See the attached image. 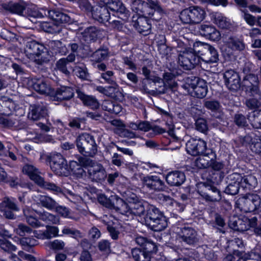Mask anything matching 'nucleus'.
Returning <instances> with one entry per match:
<instances>
[{"label": "nucleus", "instance_id": "1", "mask_svg": "<svg viewBox=\"0 0 261 261\" xmlns=\"http://www.w3.org/2000/svg\"><path fill=\"white\" fill-rule=\"evenodd\" d=\"M51 48L50 54L42 45L35 41L27 43L25 54L31 60L38 64H42L49 61L50 58L57 53L65 55L67 52V47L60 41H53L50 43Z\"/></svg>", "mask_w": 261, "mask_h": 261}, {"label": "nucleus", "instance_id": "2", "mask_svg": "<svg viewBox=\"0 0 261 261\" xmlns=\"http://www.w3.org/2000/svg\"><path fill=\"white\" fill-rule=\"evenodd\" d=\"M79 161L80 164L75 161H71L69 165V170L77 177H82L85 175L86 170L93 180L98 181L106 177V171L101 164L94 163L91 160L86 158H81Z\"/></svg>", "mask_w": 261, "mask_h": 261}, {"label": "nucleus", "instance_id": "3", "mask_svg": "<svg viewBox=\"0 0 261 261\" xmlns=\"http://www.w3.org/2000/svg\"><path fill=\"white\" fill-rule=\"evenodd\" d=\"M125 194L127 203L118 197H113V199L116 201L119 213L130 219L133 218L134 215L144 216V207L136 194L130 191H127Z\"/></svg>", "mask_w": 261, "mask_h": 261}, {"label": "nucleus", "instance_id": "4", "mask_svg": "<svg viewBox=\"0 0 261 261\" xmlns=\"http://www.w3.org/2000/svg\"><path fill=\"white\" fill-rule=\"evenodd\" d=\"M225 46L221 48L222 55L226 61L235 59L234 51H242L245 49V44L242 37L231 35L223 38Z\"/></svg>", "mask_w": 261, "mask_h": 261}, {"label": "nucleus", "instance_id": "5", "mask_svg": "<svg viewBox=\"0 0 261 261\" xmlns=\"http://www.w3.org/2000/svg\"><path fill=\"white\" fill-rule=\"evenodd\" d=\"M205 16L204 9L198 6H191L182 10L179 16L182 23L190 24L199 23L205 19Z\"/></svg>", "mask_w": 261, "mask_h": 261}, {"label": "nucleus", "instance_id": "6", "mask_svg": "<svg viewBox=\"0 0 261 261\" xmlns=\"http://www.w3.org/2000/svg\"><path fill=\"white\" fill-rule=\"evenodd\" d=\"M261 205V197L255 193H249L239 198L236 207L244 212H251L257 209Z\"/></svg>", "mask_w": 261, "mask_h": 261}, {"label": "nucleus", "instance_id": "7", "mask_svg": "<svg viewBox=\"0 0 261 261\" xmlns=\"http://www.w3.org/2000/svg\"><path fill=\"white\" fill-rule=\"evenodd\" d=\"M178 51L180 52L178 57L179 64L185 69L190 70L195 65L201 64L199 56L200 51L196 53L192 48H185L183 51Z\"/></svg>", "mask_w": 261, "mask_h": 261}, {"label": "nucleus", "instance_id": "8", "mask_svg": "<svg viewBox=\"0 0 261 261\" xmlns=\"http://www.w3.org/2000/svg\"><path fill=\"white\" fill-rule=\"evenodd\" d=\"M47 14L52 18V22L45 23L48 28L46 31L51 33H59L66 23H70V17L65 14L55 11H47Z\"/></svg>", "mask_w": 261, "mask_h": 261}, {"label": "nucleus", "instance_id": "9", "mask_svg": "<svg viewBox=\"0 0 261 261\" xmlns=\"http://www.w3.org/2000/svg\"><path fill=\"white\" fill-rule=\"evenodd\" d=\"M76 146L79 151L85 156H93L97 151L95 140L88 134L79 136L76 139Z\"/></svg>", "mask_w": 261, "mask_h": 261}, {"label": "nucleus", "instance_id": "10", "mask_svg": "<svg viewBox=\"0 0 261 261\" xmlns=\"http://www.w3.org/2000/svg\"><path fill=\"white\" fill-rule=\"evenodd\" d=\"M186 87L189 94L197 98L204 97L207 92L206 82L198 77H195L188 81Z\"/></svg>", "mask_w": 261, "mask_h": 261}, {"label": "nucleus", "instance_id": "11", "mask_svg": "<svg viewBox=\"0 0 261 261\" xmlns=\"http://www.w3.org/2000/svg\"><path fill=\"white\" fill-rule=\"evenodd\" d=\"M257 219L254 217L250 219L245 216H232L230 218L229 226L232 229L244 231L253 227L256 225Z\"/></svg>", "mask_w": 261, "mask_h": 261}, {"label": "nucleus", "instance_id": "12", "mask_svg": "<svg viewBox=\"0 0 261 261\" xmlns=\"http://www.w3.org/2000/svg\"><path fill=\"white\" fill-rule=\"evenodd\" d=\"M50 168L58 175L67 176L70 173L67 161L60 153L54 154L52 156Z\"/></svg>", "mask_w": 261, "mask_h": 261}, {"label": "nucleus", "instance_id": "13", "mask_svg": "<svg viewBox=\"0 0 261 261\" xmlns=\"http://www.w3.org/2000/svg\"><path fill=\"white\" fill-rule=\"evenodd\" d=\"M197 45L201 46L202 49L199 50L200 60L205 63H215L218 60L217 50L211 45L203 42H197Z\"/></svg>", "mask_w": 261, "mask_h": 261}, {"label": "nucleus", "instance_id": "14", "mask_svg": "<svg viewBox=\"0 0 261 261\" xmlns=\"http://www.w3.org/2000/svg\"><path fill=\"white\" fill-rule=\"evenodd\" d=\"M186 150L192 155L203 154L206 150V142L200 138H191L186 143Z\"/></svg>", "mask_w": 261, "mask_h": 261}, {"label": "nucleus", "instance_id": "15", "mask_svg": "<svg viewBox=\"0 0 261 261\" xmlns=\"http://www.w3.org/2000/svg\"><path fill=\"white\" fill-rule=\"evenodd\" d=\"M28 85L29 88H32L37 92L42 94L50 95H54V91L50 85L42 79H31L28 80Z\"/></svg>", "mask_w": 261, "mask_h": 261}, {"label": "nucleus", "instance_id": "16", "mask_svg": "<svg viewBox=\"0 0 261 261\" xmlns=\"http://www.w3.org/2000/svg\"><path fill=\"white\" fill-rule=\"evenodd\" d=\"M103 4L112 11L115 12L122 16L123 20H126L129 16V11L120 0H103Z\"/></svg>", "mask_w": 261, "mask_h": 261}, {"label": "nucleus", "instance_id": "17", "mask_svg": "<svg viewBox=\"0 0 261 261\" xmlns=\"http://www.w3.org/2000/svg\"><path fill=\"white\" fill-rule=\"evenodd\" d=\"M143 185L151 190L163 191L165 189L164 182L157 176L147 175L141 179Z\"/></svg>", "mask_w": 261, "mask_h": 261}, {"label": "nucleus", "instance_id": "18", "mask_svg": "<svg viewBox=\"0 0 261 261\" xmlns=\"http://www.w3.org/2000/svg\"><path fill=\"white\" fill-rule=\"evenodd\" d=\"M199 32L206 39L214 42H218L221 39L220 31L212 24H202L200 27Z\"/></svg>", "mask_w": 261, "mask_h": 261}, {"label": "nucleus", "instance_id": "19", "mask_svg": "<svg viewBox=\"0 0 261 261\" xmlns=\"http://www.w3.org/2000/svg\"><path fill=\"white\" fill-rule=\"evenodd\" d=\"M133 17L132 25L136 30L140 34L146 36L151 32L150 20L146 18V16H140L136 20Z\"/></svg>", "mask_w": 261, "mask_h": 261}, {"label": "nucleus", "instance_id": "20", "mask_svg": "<svg viewBox=\"0 0 261 261\" xmlns=\"http://www.w3.org/2000/svg\"><path fill=\"white\" fill-rule=\"evenodd\" d=\"M228 180L229 183L225 189V192L230 195L237 194L241 187L243 176L240 174L234 173L229 176Z\"/></svg>", "mask_w": 261, "mask_h": 261}, {"label": "nucleus", "instance_id": "21", "mask_svg": "<svg viewBox=\"0 0 261 261\" xmlns=\"http://www.w3.org/2000/svg\"><path fill=\"white\" fill-rule=\"evenodd\" d=\"M176 233L179 238L189 244H193L197 241L196 232L189 227L177 228Z\"/></svg>", "mask_w": 261, "mask_h": 261}, {"label": "nucleus", "instance_id": "22", "mask_svg": "<svg viewBox=\"0 0 261 261\" xmlns=\"http://www.w3.org/2000/svg\"><path fill=\"white\" fill-rule=\"evenodd\" d=\"M225 84L230 90H236L240 86V79L238 74L233 70L226 71L224 74Z\"/></svg>", "mask_w": 261, "mask_h": 261}, {"label": "nucleus", "instance_id": "23", "mask_svg": "<svg viewBox=\"0 0 261 261\" xmlns=\"http://www.w3.org/2000/svg\"><path fill=\"white\" fill-rule=\"evenodd\" d=\"M206 153L200 154L194 162V166L199 169L206 168L210 166L211 162L216 158V154L211 150H207Z\"/></svg>", "mask_w": 261, "mask_h": 261}, {"label": "nucleus", "instance_id": "24", "mask_svg": "<svg viewBox=\"0 0 261 261\" xmlns=\"http://www.w3.org/2000/svg\"><path fill=\"white\" fill-rule=\"evenodd\" d=\"M18 210L19 208L14 201L8 197H5L3 201L0 203V211L7 218L12 219L13 218L12 211H18Z\"/></svg>", "mask_w": 261, "mask_h": 261}, {"label": "nucleus", "instance_id": "25", "mask_svg": "<svg viewBox=\"0 0 261 261\" xmlns=\"http://www.w3.org/2000/svg\"><path fill=\"white\" fill-rule=\"evenodd\" d=\"M108 9L105 5L103 6H95L92 13L93 17L101 22L108 21L110 19V15Z\"/></svg>", "mask_w": 261, "mask_h": 261}, {"label": "nucleus", "instance_id": "26", "mask_svg": "<svg viewBox=\"0 0 261 261\" xmlns=\"http://www.w3.org/2000/svg\"><path fill=\"white\" fill-rule=\"evenodd\" d=\"M185 174L180 171H174L169 172L166 176L167 182L170 186H178L182 184L185 181Z\"/></svg>", "mask_w": 261, "mask_h": 261}, {"label": "nucleus", "instance_id": "27", "mask_svg": "<svg viewBox=\"0 0 261 261\" xmlns=\"http://www.w3.org/2000/svg\"><path fill=\"white\" fill-rule=\"evenodd\" d=\"M212 20L214 23L221 29H228L231 25L230 19L220 13H214L212 14Z\"/></svg>", "mask_w": 261, "mask_h": 261}, {"label": "nucleus", "instance_id": "28", "mask_svg": "<svg viewBox=\"0 0 261 261\" xmlns=\"http://www.w3.org/2000/svg\"><path fill=\"white\" fill-rule=\"evenodd\" d=\"M111 124L115 127V132L121 137L133 138L136 137L135 134L124 128V125L122 121L115 119L111 121Z\"/></svg>", "mask_w": 261, "mask_h": 261}, {"label": "nucleus", "instance_id": "29", "mask_svg": "<svg viewBox=\"0 0 261 261\" xmlns=\"http://www.w3.org/2000/svg\"><path fill=\"white\" fill-rule=\"evenodd\" d=\"M46 114L47 110L45 107L40 105H34L30 107L28 117L32 120H36L45 116Z\"/></svg>", "mask_w": 261, "mask_h": 261}, {"label": "nucleus", "instance_id": "30", "mask_svg": "<svg viewBox=\"0 0 261 261\" xmlns=\"http://www.w3.org/2000/svg\"><path fill=\"white\" fill-rule=\"evenodd\" d=\"M163 214L159 211V210L153 206H150L147 211L145 215L142 216L144 219V222L148 226H150L151 221L158 220Z\"/></svg>", "mask_w": 261, "mask_h": 261}, {"label": "nucleus", "instance_id": "31", "mask_svg": "<svg viewBox=\"0 0 261 261\" xmlns=\"http://www.w3.org/2000/svg\"><path fill=\"white\" fill-rule=\"evenodd\" d=\"M253 92L251 93L247 92L250 96H252L246 100V104L247 107L250 109H255L260 106L258 99L260 98V94L258 89L255 86L252 89Z\"/></svg>", "mask_w": 261, "mask_h": 261}, {"label": "nucleus", "instance_id": "32", "mask_svg": "<svg viewBox=\"0 0 261 261\" xmlns=\"http://www.w3.org/2000/svg\"><path fill=\"white\" fill-rule=\"evenodd\" d=\"M22 171L38 185H41L43 183V179L39 175L38 171L34 166L26 165L23 167Z\"/></svg>", "mask_w": 261, "mask_h": 261}, {"label": "nucleus", "instance_id": "33", "mask_svg": "<svg viewBox=\"0 0 261 261\" xmlns=\"http://www.w3.org/2000/svg\"><path fill=\"white\" fill-rule=\"evenodd\" d=\"M74 94L73 90L72 88L67 87H61L54 91V97L58 100H67L73 97Z\"/></svg>", "mask_w": 261, "mask_h": 261}, {"label": "nucleus", "instance_id": "34", "mask_svg": "<svg viewBox=\"0 0 261 261\" xmlns=\"http://www.w3.org/2000/svg\"><path fill=\"white\" fill-rule=\"evenodd\" d=\"M118 197L116 195H112L108 198L104 194H99L98 195L97 199L98 202L111 210H114L119 213V209L117 208L116 201L113 199V197Z\"/></svg>", "mask_w": 261, "mask_h": 261}, {"label": "nucleus", "instance_id": "35", "mask_svg": "<svg viewBox=\"0 0 261 261\" xmlns=\"http://www.w3.org/2000/svg\"><path fill=\"white\" fill-rule=\"evenodd\" d=\"M59 228L56 226H48L45 231H36L35 236L41 239H47L58 236Z\"/></svg>", "mask_w": 261, "mask_h": 261}, {"label": "nucleus", "instance_id": "36", "mask_svg": "<svg viewBox=\"0 0 261 261\" xmlns=\"http://www.w3.org/2000/svg\"><path fill=\"white\" fill-rule=\"evenodd\" d=\"M34 200L36 202H40L42 205L48 210H53L56 207L57 203L51 198L38 194L35 196Z\"/></svg>", "mask_w": 261, "mask_h": 261}, {"label": "nucleus", "instance_id": "37", "mask_svg": "<svg viewBox=\"0 0 261 261\" xmlns=\"http://www.w3.org/2000/svg\"><path fill=\"white\" fill-rule=\"evenodd\" d=\"M78 97L83 101L85 105L89 106L91 109H97L99 107V103L97 100L93 96L86 95L84 93L77 91Z\"/></svg>", "mask_w": 261, "mask_h": 261}, {"label": "nucleus", "instance_id": "38", "mask_svg": "<svg viewBox=\"0 0 261 261\" xmlns=\"http://www.w3.org/2000/svg\"><path fill=\"white\" fill-rule=\"evenodd\" d=\"M258 82V78L256 76L253 74H249L247 75L244 81L243 85L246 87L247 92L251 93L253 92L252 89L254 87H256L257 89V84Z\"/></svg>", "mask_w": 261, "mask_h": 261}, {"label": "nucleus", "instance_id": "39", "mask_svg": "<svg viewBox=\"0 0 261 261\" xmlns=\"http://www.w3.org/2000/svg\"><path fill=\"white\" fill-rule=\"evenodd\" d=\"M132 9L134 11L139 13H147L149 14L152 13V10L150 9L149 12H148V9L149 8V5H147V3L142 2L140 0H135L132 4Z\"/></svg>", "mask_w": 261, "mask_h": 261}, {"label": "nucleus", "instance_id": "40", "mask_svg": "<svg viewBox=\"0 0 261 261\" xmlns=\"http://www.w3.org/2000/svg\"><path fill=\"white\" fill-rule=\"evenodd\" d=\"M233 255L240 256L238 261H261V257L258 253L251 252L248 254L242 255V253L238 250L233 251Z\"/></svg>", "mask_w": 261, "mask_h": 261}, {"label": "nucleus", "instance_id": "41", "mask_svg": "<svg viewBox=\"0 0 261 261\" xmlns=\"http://www.w3.org/2000/svg\"><path fill=\"white\" fill-rule=\"evenodd\" d=\"M3 8L10 12L20 15H23V12L27 10L24 6L22 4L10 3L8 4H4Z\"/></svg>", "mask_w": 261, "mask_h": 261}, {"label": "nucleus", "instance_id": "42", "mask_svg": "<svg viewBox=\"0 0 261 261\" xmlns=\"http://www.w3.org/2000/svg\"><path fill=\"white\" fill-rule=\"evenodd\" d=\"M167 226V221L166 217L163 215L158 220L151 221L149 227L153 231H160L164 230Z\"/></svg>", "mask_w": 261, "mask_h": 261}, {"label": "nucleus", "instance_id": "43", "mask_svg": "<svg viewBox=\"0 0 261 261\" xmlns=\"http://www.w3.org/2000/svg\"><path fill=\"white\" fill-rule=\"evenodd\" d=\"M24 215L26 216L28 223L33 227H39L40 226V223L36 219L35 216L38 213V212L31 210L30 208L23 210Z\"/></svg>", "mask_w": 261, "mask_h": 261}, {"label": "nucleus", "instance_id": "44", "mask_svg": "<svg viewBox=\"0 0 261 261\" xmlns=\"http://www.w3.org/2000/svg\"><path fill=\"white\" fill-rule=\"evenodd\" d=\"M248 120L256 128H261V110L254 111L248 116Z\"/></svg>", "mask_w": 261, "mask_h": 261}, {"label": "nucleus", "instance_id": "45", "mask_svg": "<svg viewBox=\"0 0 261 261\" xmlns=\"http://www.w3.org/2000/svg\"><path fill=\"white\" fill-rule=\"evenodd\" d=\"M100 31L95 27H91L87 28L83 33V36L86 41L94 40L100 37Z\"/></svg>", "mask_w": 261, "mask_h": 261}, {"label": "nucleus", "instance_id": "46", "mask_svg": "<svg viewBox=\"0 0 261 261\" xmlns=\"http://www.w3.org/2000/svg\"><path fill=\"white\" fill-rule=\"evenodd\" d=\"M256 185L257 179L255 176L248 175L243 177V180L241 181V187L243 189H251L255 187Z\"/></svg>", "mask_w": 261, "mask_h": 261}, {"label": "nucleus", "instance_id": "47", "mask_svg": "<svg viewBox=\"0 0 261 261\" xmlns=\"http://www.w3.org/2000/svg\"><path fill=\"white\" fill-rule=\"evenodd\" d=\"M27 11L29 15L34 17L42 18L47 15L46 10L43 9H39L35 6L27 8Z\"/></svg>", "mask_w": 261, "mask_h": 261}, {"label": "nucleus", "instance_id": "48", "mask_svg": "<svg viewBox=\"0 0 261 261\" xmlns=\"http://www.w3.org/2000/svg\"><path fill=\"white\" fill-rule=\"evenodd\" d=\"M159 198L162 204L168 207L177 209V207L179 206V204L169 196L161 194Z\"/></svg>", "mask_w": 261, "mask_h": 261}, {"label": "nucleus", "instance_id": "49", "mask_svg": "<svg viewBox=\"0 0 261 261\" xmlns=\"http://www.w3.org/2000/svg\"><path fill=\"white\" fill-rule=\"evenodd\" d=\"M74 73L80 78L83 80H88L89 77L87 68L83 64L80 66H76L73 69Z\"/></svg>", "mask_w": 261, "mask_h": 261}, {"label": "nucleus", "instance_id": "50", "mask_svg": "<svg viewBox=\"0 0 261 261\" xmlns=\"http://www.w3.org/2000/svg\"><path fill=\"white\" fill-rule=\"evenodd\" d=\"M108 56V51L107 49H98L94 53L92 57V60L96 62L104 60Z\"/></svg>", "mask_w": 261, "mask_h": 261}, {"label": "nucleus", "instance_id": "51", "mask_svg": "<svg viewBox=\"0 0 261 261\" xmlns=\"http://www.w3.org/2000/svg\"><path fill=\"white\" fill-rule=\"evenodd\" d=\"M117 85L115 84L112 86H108L107 87H103L102 86H98L96 89L99 92L104 94L108 96H112L117 90Z\"/></svg>", "mask_w": 261, "mask_h": 261}, {"label": "nucleus", "instance_id": "52", "mask_svg": "<svg viewBox=\"0 0 261 261\" xmlns=\"http://www.w3.org/2000/svg\"><path fill=\"white\" fill-rule=\"evenodd\" d=\"M0 247L7 252H12L16 250L15 246L4 239H0Z\"/></svg>", "mask_w": 261, "mask_h": 261}, {"label": "nucleus", "instance_id": "53", "mask_svg": "<svg viewBox=\"0 0 261 261\" xmlns=\"http://www.w3.org/2000/svg\"><path fill=\"white\" fill-rule=\"evenodd\" d=\"M62 232L64 234L70 235L76 239L81 238L83 237L82 233L80 231L67 227L64 228L62 230Z\"/></svg>", "mask_w": 261, "mask_h": 261}, {"label": "nucleus", "instance_id": "54", "mask_svg": "<svg viewBox=\"0 0 261 261\" xmlns=\"http://www.w3.org/2000/svg\"><path fill=\"white\" fill-rule=\"evenodd\" d=\"M196 127L198 130L203 133H206L208 129L206 121L202 118H200L196 120Z\"/></svg>", "mask_w": 261, "mask_h": 261}, {"label": "nucleus", "instance_id": "55", "mask_svg": "<svg viewBox=\"0 0 261 261\" xmlns=\"http://www.w3.org/2000/svg\"><path fill=\"white\" fill-rule=\"evenodd\" d=\"M78 4L81 9L92 13L93 12L94 8L91 6L88 0H78Z\"/></svg>", "mask_w": 261, "mask_h": 261}, {"label": "nucleus", "instance_id": "56", "mask_svg": "<svg viewBox=\"0 0 261 261\" xmlns=\"http://www.w3.org/2000/svg\"><path fill=\"white\" fill-rule=\"evenodd\" d=\"M98 247L103 253H109L110 252V244L107 240L100 241L98 243Z\"/></svg>", "mask_w": 261, "mask_h": 261}, {"label": "nucleus", "instance_id": "57", "mask_svg": "<svg viewBox=\"0 0 261 261\" xmlns=\"http://www.w3.org/2000/svg\"><path fill=\"white\" fill-rule=\"evenodd\" d=\"M101 236L100 230L95 227H92L89 231V238L92 241H95L99 239Z\"/></svg>", "mask_w": 261, "mask_h": 261}, {"label": "nucleus", "instance_id": "58", "mask_svg": "<svg viewBox=\"0 0 261 261\" xmlns=\"http://www.w3.org/2000/svg\"><path fill=\"white\" fill-rule=\"evenodd\" d=\"M201 3L214 5L215 6H222L226 7L227 4V0H200Z\"/></svg>", "mask_w": 261, "mask_h": 261}, {"label": "nucleus", "instance_id": "59", "mask_svg": "<svg viewBox=\"0 0 261 261\" xmlns=\"http://www.w3.org/2000/svg\"><path fill=\"white\" fill-rule=\"evenodd\" d=\"M39 185L43 187L44 188L46 189L52 191L56 194H59L61 192V190L60 188L57 187L54 184L44 182V181L43 180V183L41 185L40 184Z\"/></svg>", "mask_w": 261, "mask_h": 261}, {"label": "nucleus", "instance_id": "60", "mask_svg": "<svg viewBox=\"0 0 261 261\" xmlns=\"http://www.w3.org/2000/svg\"><path fill=\"white\" fill-rule=\"evenodd\" d=\"M48 244L50 248L57 250L63 249L65 246L64 242L59 240H56L53 242H50Z\"/></svg>", "mask_w": 261, "mask_h": 261}, {"label": "nucleus", "instance_id": "61", "mask_svg": "<svg viewBox=\"0 0 261 261\" xmlns=\"http://www.w3.org/2000/svg\"><path fill=\"white\" fill-rule=\"evenodd\" d=\"M67 63L66 59H65V58H62L59 60L56 64L57 68L66 74L68 73V71L66 68Z\"/></svg>", "mask_w": 261, "mask_h": 261}, {"label": "nucleus", "instance_id": "62", "mask_svg": "<svg viewBox=\"0 0 261 261\" xmlns=\"http://www.w3.org/2000/svg\"><path fill=\"white\" fill-rule=\"evenodd\" d=\"M143 249L146 252L151 254V253H154L156 252L157 246L153 242L147 241L143 248Z\"/></svg>", "mask_w": 261, "mask_h": 261}, {"label": "nucleus", "instance_id": "63", "mask_svg": "<svg viewBox=\"0 0 261 261\" xmlns=\"http://www.w3.org/2000/svg\"><path fill=\"white\" fill-rule=\"evenodd\" d=\"M55 208L56 209V212L61 216L64 218H71V217L70 216V212L66 207L62 206H57L56 205Z\"/></svg>", "mask_w": 261, "mask_h": 261}, {"label": "nucleus", "instance_id": "64", "mask_svg": "<svg viewBox=\"0 0 261 261\" xmlns=\"http://www.w3.org/2000/svg\"><path fill=\"white\" fill-rule=\"evenodd\" d=\"M20 244L24 247L33 246L36 244V240L29 238H23L19 241Z\"/></svg>", "mask_w": 261, "mask_h": 261}]
</instances>
